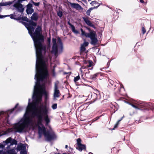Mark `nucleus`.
Instances as JSON below:
<instances>
[{"label": "nucleus", "mask_w": 154, "mask_h": 154, "mask_svg": "<svg viewBox=\"0 0 154 154\" xmlns=\"http://www.w3.org/2000/svg\"><path fill=\"white\" fill-rule=\"evenodd\" d=\"M35 72L34 79L36 81L33 89L32 98L35 103H37L41 101L42 99V96L39 95V88L41 87L40 82L47 79L48 78L49 74L47 69L44 68L43 69L39 68L37 55L35 64Z\"/></svg>", "instance_id": "1"}, {"label": "nucleus", "mask_w": 154, "mask_h": 154, "mask_svg": "<svg viewBox=\"0 0 154 154\" xmlns=\"http://www.w3.org/2000/svg\"><path fill=\"white\" fill-rule=\"evenodd\" d=\"M31 99L29 98L28 105L23 117L18 122L13 125V128L16 133H22L25 132L26 128L28 125L32 124V120L29 116L31 108L30 106L32 105V103L31 102Z\"/></svg>", "instance_id": "2"}, {"label": "nucleus", "mask_w": 154, "mask_h": 154, "mask_svg": "<svg viewBox=\"0 0 154 154\" xmlns=\"http://www.w3.org/2000/svg\"><path fill=\"white\" fill-rule=\"evenodd\" d=\"M33 107L35 110L33 112L32 115L34 117H36L38 118V124L42 126L43 125L42 124V119L43 118L46 125L48 124L50 122L48 115L49 107L47 106V104H41L37 108L35 106Z\"/></svg>", "instance_id": "3"}, {"label": "nucleus", "mask_w": 154, "mask_h": 154, "mask_svg": "<svg viewBox=\"0 0 154 154\" xmlns=\"http://www.w3.org/2000/svg\"><path fill=\"white\" fill-rule=\"evenodd\" d=\"M41 27L39 26H38L32 36L34 42L35 49L38 48L45 47L42 44L44 41V38L41 33Z\"/></svg>", "instance_id": "4"}, {"label": "nucleus", "mask_w": 154, "mask_h": 154, "mask_svg": "<svg viewBox=\"0 0 154 154\" xmlns=\"http://www.w3.org/2000/svg\"><path fill=\"white\" fill-rule=\"evenodd\" d=\"M35 50L36 55L37 57V54L38 58L39 65L40 64L41 66L44 68H46V61L44 60L43 54H45L46 52V47L38 48Z\"/></svg>", "instance_id": "5"}, {"label": "nucleus", "mask_w": 154, "mask_h": 154, "mask_svg": "<svg viewBox=\"0 0 154 154\" xmlns=\"http://www.w3.org/2000/svg\"><path fill=\"white\" fill-rule=\"evenodd\" d=\"M57 42L60 44V48L59 46L56 43V39L53 38L52 39L53 45L52 46V50L51 52L54 54L55 55H56L58 53L59 54L61 53L63 51V45L61 40L60 37L57 38Z\"/></svg>", "instance_id": "6"}, {"label": "nucleus", "mask_w": 154, "mask_h": 154, "mask_svg": "<svg viewBox=\"0 0 154 154\" xmlns=\"http://www.w3.org/2000/svg\"><path fill=\"white\" fill-rule=\"evenodd\" d=\"M19 104L17 103L14 107L12 109L8 110L6 112L2 111L0 112V120L1 122H3L4 119H3V116H5V119L8 118L9 116V115L12 113L15 110H16V112H19L21 111L23 109V107L21 106H19L17 107Z\"/></svg>", "instance_id": "7"}, {"label": "nucleus", "mask_w": 154, "mask_h": 154, "mask_svg": "<svg viewBox=\"0 0 154 154\" xmlns=\"http://www.w3.org/2000/svg\"><path fill=\"white\" fill-rule=\"evenodd\" d=\"M17 144V140L14 139L12 138L11 137H9L6 140L4 141L2 143H0V149H2V150L0 151L1 152H2L5 146L6 145H8L6 148L8 149L10 148L11 146Z\"/></svg>", "instance_id": "8"}, {"label": "nucleus", "mask_w": 154, "mask_h": 154, "mask_svg": "<svg viewBox=\"0 0 154 154\" xmlns=\"http://www.w3.org/2000/svg\"><path fill=\"white\" fill-rule=\"evenodd\" d=\"M44 137L46 140L48 142L56 140L57 138V135L52 130L47 131Z\"/></svg>", "instance_id": "9"}, {"label": "nucleus", "mask_w": 154, "mask_h": 154, "mask_svg": "<svg viewBox=\"0 0 154 154\" xmlns=\"http://www.w3.org/2000/svg\"><path fill=\"white\" fill-rule=\"evenodd\" d=\"M82 140L80 138L77 140L76 144L75 145L76 149L80 152L82 151L83 150H85L86 146L85 144L81 143Z\"/></svg>", "instance_id": "10"}, {"label": "nucleus", "mask_w": 154, "mask_h": 154, "mask_svg": "<svg viewBox=\"0 0 154 154\" xmlns=\"http://www.w3.org/2000/svg\"><path fill=\"white\" fill-rule=\"evenodd\" d=\"M13 6L16 8L17 11L21 13V14H23V12L24 11V8L23 5L20 3H18L15 2V3L14 4Z\"/></svg>", "instance_id": "11"}, {"label": "nucleus", "mask_w": 154, "mask_h": 154, "mask_svg": "<svg viewBox=\"0 0 154 154\" xmlns=\"http://www.w3.org/2000/svg\"><path fill=\"white\" fill-rule=\"evenodd\" d=\"M96 34L94 32L93 30L92 33L89 35H88L87 37L89 38L91 40V44L92 45H95L97 43L98 40L95 37Z\"/></svg>", "instance_id": "12"}, {"label": "nucleus", "mask_w": 154, "mask_h": 154, "mask_svg": "<svg viewBox=\"0 0 154 154\" xmlns=\"http://www.w3.org/2000/svg\"><path fill=\"white\" fill-rule=\"evenodd\" d=\"M39 95H41L42 96V95H44L45 96V100H47L48 98V94L47 91H46L45 89H42V91L41 92V94H40V91H39ZM42 99L41 101H39L37 103H36L35 102L33 98H32L33 101L34 103V104L35 106L37 105H38L39 103H40L42 100Z\"/></svg>", "instance_id": "13"}, {"label": "nucleus", "mask_w": 154, "mask_h": 154, "mask_svg": "<svg viewBox=\"0 0 154 154\" xmlns=\"http://www.w3.org/2000/svg\"><path fill=\"white\" fill-rule=\"evenodd\" d=\"M58 82H57V83L56 82L54 83V91L53 96L54 98L55 99L58 98L60 96V91L58 89Z\"/></svg>", "instance_id": "14"}, {"label": "nucleus", "mask_w": 154, "mask_h": 154, "mask_svg": "<svg viewBox=\"0 0 154 154\" xmlns=\"http://www.w3.org/2000/svg\"><path fill=\"white\" fill-rule=\"evenodd\" d=\"M108 82V88L112 91H114L116 88V83H115L112 80L110 79H109Z\"/></svg>", "instance_id": "15"}, {"label": "nucleus", "mask_w": 154, "mask_h": 154, "mask_svg": "<svg viewBox=\"0 0 154 154\" xmlns=\"http://www.w3.org/2000/svg\"><path fill=\"white\" fill-rule=\"evenodd\" d=\"M89 72H86L85 74V75L86 78L89 79H94L96 77H98L100 75H101V73L98 72L94 74L93 75H89Z\"/></svg>", "instance_id": "16"}, {"label": "nucleus", "mask_w": 154, "mask_h": 154, "mask_svg": "<svg viewBox=\"0 0 154 154\" xmlns=\"http://www.w3.org/2000/svg\"><path fill=\"white\" fill-rule=\"evenodd\" d=\"M20 15V14H18V15H17L15 13L11 14L10 15H2L0 14V19H2L7 17L10 16V17L11 19L17 20L15 19H17L18 17Z\"/></svg>", "instance_id": "17"}, {"label": "nucleus", "mask_w": 154, "mask_h": 154, "mask_svg": "<svg viewBox=\"0 0 154 154\" xmlns=\"http://www.w3.org/2000/svg\"><path fill=\"white\" fill-rule=\"evenodd\" d=\"M82 19L85 23L88 26L94 28L95 29L96 27L87 18L85 17H82Z\"/></svg>", "instance_id": "18"}, {"label": "nucleus", "mask_w": 154, "mask_h": 154, "mask_svg": "<svg viewBox=\"0 0 154 154\" xmlns=\"http://www.w3.org/2000/svg\"><path fill=\"white\" fill-rule=\"evenodd\" d=\"M47 131H46V128L44 125L42 126V127L39 126L38 127V133H40L43 134L44 136L46 134Z\"/></svg>", "instance_id": "19"}, {"label": "nucleus", "mask_w": 154, "mask_h": 154, "mask_svg": "<svg viewBox=\"0 0 154 154\" xmlns=\"http://www.w3.org/2000/svg\"><path fill=\"white\" fill-rule=\"evenodd\" d=\"M70 4L72 7L77 10H82L83 9V8L78 4L71 3H70Z\"/></svg>", "instance_id": "20"}, {"label": "nucleus", "mask_w": 154, "mask_h": 154, "mask_svg": "<svg viewBox=\"0 0 154 154\" xmlns=\"http://www.w3.org/2000/svg\"><path fill=\"white\" fill-rule=\"evenodd\" d=\"M67 24L71 27L72 32L76 34L79 33V32L77 30L75 29V26L70 23L69 20V21H68Z\"/></svg>", "instance_id": "21"}, {"label": "nucleus", "mask_w": 154, "mask_h": 154, "mask_svg": "<svg viewBox=\"0 0 154 154\" xmlns=\"http://www.w3.org/2000/svg\"><path fill=\"white\" fill-rule=\"evenodd\" d=\"M87 29L89 30L90 32L89 33H86L85 31H84L83 29L82 28H81L80 30L82 32V35L83 36H85L86 37L88 38L87 36L88 35H90L91 33L92 32V31H91V29L89 28H87Z\"/></svg>", "instance_id": "22"}, {"label": "nucleus", "mask_w": 154, "mask_h": 154, "mask_svg": "<svg viewBox=\"0 0 154 154\" xmlns=\"http://www.w3.org/2000/svg\"><path fill=\"white\" fill-rule=\"evenodd\" d=\"M26 149V146L24 144L20 143L17 146V150L18 151H22Z\"/></svg>", "instance_id": "23"}, {"label": "nucleus", "mask_w": 154, "mask_h": 154, "mask_svg": "<svg viewBox=\"0 0 154 154\" xmlns=\"http://www.w3.org/2000/svg\"><path fill=\"white\" fill-rule=\"evenodd\" d=\"M32 20L37 21L38 19V14L36 12H34L30 17Z\"/></svg>", "instance_id": "24"}, {"label": "nucleus", "mask_w": 154, "mask_h": 154, "mask_svg": "<svg viewBox=\"0 0 154 154\" xmlns=\"http://www.w3.org/2000/svg\"><path fill=\"white\" fill-rule=\"evenodd\" d=\"M15 19L17 20H21L27 22H28L29 21V19L26 17H22L21 15H20L18 17L17 19Z\"/></svg>", "instance_id": "25"}, {"label": "nucleus", "mask_w": 154, "mask_h": 154, "mask_svg": "<svg viewBox=\"0 0 154 154\" xmlns=\"http://www.w3.org/2000/svg\"><path fill=\"white\" fill-rule=\"evenodd\" d=\"M99 6V5H98L97 6H94V7H92L89 8L86 12V14L88 16L90 15V14L91 11L93 10L94 9H96Z\"/></svg>", "instance_id": "26"}, {"label": "nucleus", "mask_w": 154, "mask_h": 154, "mask_svg": "<svg viewBox=\"0 0 154 154\" xmlns=\"http://www.w3.org/2000/svg\"><path fill=\"white\" fill-rule=\"evenodd\" d=\"M27 29L29 33L32 37L33 33V32L34 30V28L32 26H30Z\"/></svg>", "instance_id": "27"}, {"label": "nucleus", "mask_w": 154, "mask_h": 154, "mask_svg": "<svg viewBox=\"0 0 154 154\" xmlns=\"http://www.w3.org/2000/svg\"><path fill=\"white\" fill-rule=\"evenodd\" d=\"M16 1V0H14L12 2H11L10 1H9L8 2H2L0 3V6H7L8 5H11L12 4L13 2H14Z\"/></svg>", "instance_id": "28"}, {"label": "nucleus", "mask_w": 154, "mask_h": 154, "mask_svg": "<svg viewBox=\"0 0 154 154\" xmlns=\"http://www.w3.org/2000/svg\"><path fill=\"white\" fill-rule=\"evenodd\" d=\"M33 20H29L28 23H29L30 26H32V27H34L36 26L37 25V24L36 23L34 22Z\"/></svg>", "instance_id": "29"}, {"label": "nucleus", "mask_w": 154, "mask_h": 154, "mask_svg": "<svg viewBox=\"0 0 154 154\" xmlns=\"http://www.w3.org/2000/svg\"><path fill=\"white\" fill-rule=\"evenodd\" d=\"M26 12L28 14H31L34 11V10L33 8H28L26 9Z\"/></svg>", "instance_id": "30"}, {"label": "nucleus", "mask_w": 154, "mask_h": 154, "mask_svg": "<svg viewBox=\"0 0 154 154\" xmlns=\"http://www.w3.org/2000/svg\"><path fill=\"white\" fill-rule=\"evenodd\" d=\"M99 94L98 95L97 94L94 93L92 95L91 98L94 101L97 99V98L99 96Z\"/></svg>", "instance_id": "31"}, {"label": "nucleus", "mask_w": 154, "mask_h": 154, "mask_svg": "<svg viewBox=\"0 0 154 154\" xmlns=\"http://www.w3.org/2000/svg\"><path fill=\"white\" fill-rule=\"evenodd\" d=\"M7 152L8 154H17L15 152V149H14L8 150Z\"/></svg>", "instance_id": "32"}, {"label": "nucleus", "mask_w": 154, "mask_h": 154, "mask_svg": "<svg viewBox=\"0 0 154 154\" xmlns=\"http://www.w3.org/2000/svg\"><path fill=\"white\" fill-rule=\"evenodd\" d=\"M90 4L92 6H94V5H97V6L98 5H100V4L96 1H92L91 3H90Z\"/></svg>", "instance_id": "33"}, {"label": "nucleus", "mask_w": 154, "mask_h": 154, "mask_svg": "<svg viewBox=\"0 0 154 154\" xmlns=\"http://www.w3.org/2000/svg\"><path fill=\"white\" fill-rule=\"evenodd\" d=\"M57 16L61 18L63 16V12L61 11H59L58 12H57Z\"/></svg>", "instance_id": "34"}, {"label": "nucleus", "mask_w": 154, "mask_h": 154, "mask_svg": "<svg viewBox=\"0 0 154 154\" xmlns=\"http://www.w3.org/2000/svg\"><path fill=\"white\" fill-rule=\"evenodd\" d=\"M80 79V77L79 75L78 76L74 77V81L75 83H76L77 81L79 80Z\"/></svg>", "instance_id": "35"}, {"label": "nucleus", "mask_w": 154, "mask_h": 154, "mask_svg": "<svg viewBox=\"0 0 154 154\" xmlns=\"http://www.w3.org/2000/svg\"><path fill=\"white\" fill-rule=\"evenodd\" d=\"M85 47V46L82 44L80 48V50L82 52H84L86 50Z\"/></svg>", "instance_id": "36"}, {"label": "nucleus", "mask_w": 154, "mask_h": 154, "mask_svg": "<svg viewBox=\"0 0 154 154\" xmlns=\"http://www.w3.org/2000/svg\"><path fill=\"white\" fill-rule=\"evenodd\" d=\"M89 64L87 65V67L86 68H87L88 67H91L92 66L93 63V62L91 60H89Z\"/></svg>", "instance_id": "37"}, {"label": "nucleus", "mask_w": 154, "mask_h": 154, "mask_svg": "<svg viewBox=\"0 0 154 154\" xmlns=\"http://www.w3.org/2000/svg\"><path fill=\"white\" fill-rule=\"evenodd\" d=\"M32 5L31 3H29L26 5V9L32 8Z\"/></svg>", "instance_id": "38"}, {"label": "nucleus", "mask_w": 154, "mask_h": 154, "mask_svg": "<svg viewBox=\"0 0 154 154\" xmlns=\"http://www.w3.org/2000/svg\"><path fill=\"white\" fill-rule=\"evenodd\" d=\"M52 108L53 109H56L57 108V104L54 103L52 106Z\"/></svg>", "instance_id": "39"}, {"label": "nucleus", "mask_w": 154, "mask_h": 154, "mask_svg": "<svg viewBox=\"0 0 154 154\" xmlns=\"http://www.w3.org/2000/svg\"><path fill=\"white\" fill-rule=\"evenodd\" d=\"M20 154H27L26 149L22 150L20 151Z\"/></svg>", "instance_id": "40"}, {"label": "nucleus", "mask_w": 154, "mask_h": 154, "mask_svg": "<svg viewBox=\"0 0 154 154\" xmlns=\"http://www.w3.org/2000/svg\"><path fill=\"white\" fill-rule=\"evenodd\" d=\"M32 3L33 4V5H35V6H38L40 5L39 2L36 3V2H34L33 1H32Z\"/></svg>", "instance_id": "41"}, {"label": "nucleus", "mask_w": 154, "mask_h": 154, "mask_svg": "<svg viewBox=\"0 0 154 154\" xmlns=\"http://www.w3.org/2000/svg\"><path fill=\"white\" fill-rule=\"evenodd\" d=\"M146 32V30L145 28L143 27L142 28V33L144 34Z\"/></svg>", "instance_id": "42"}, {"label": "nucleus", "mask_w": 154, "mask_h": 154, "mask_svg": "<svg viewBox=\"0 0 154 154\" xmlns=\"http://www.w3.org/2000/svg\"><path fill=\"white\" fill-rule=\"evenodd\" d=\"M89 43L88 42H84L83 43V44H82V45H83L85 46V47H86L88 46Z\"/></svg>", "instance_id": "43"}, {"label": "nucleus", "mask_w": 154, "mask_h": 154, "mask_svg": "<svg viewBox=\"0 0 154 154\" xmlns=\"http://www.w3.org/2000/svg\"><path fill=\"white\" fill-rule=\"evenodd\" d=\"M99 117H96L95 118H94V119H93L92 120V122H95L99 118Z\"/></svg>", "instance_id": "44"}, {"label": "nucleus", "mask_w": 154, "mask_h": 154, "mask_svg": "<svg viewBox=\"0 0 154 154\" xmlns=\"http://www.w3.org/2000/svg\"><path fill=\"white\" fill-rule=\"evenodd\" d=\"M117 12H114V15H115V16L114 18V19H116L118 17V16L117 15Z\"/></svg>", "instance_id": "45"}, {"label": "nucleus", "mask_w": 154, "mask_h": 154, "mask_svg": "<svg viewBox=\"0 0 154 154\" xmlns=\"http://www.w3.org/2000/svg\"><path fill=\"white\" fill-rule=\"evenodd\" d=\"M85 68H86V67L85 66H82L81 67V68L80 69V71H81V72L82 73L83 72V71H82V69H85Z\"/></svg>", "instance_id": "46"}, {"label": "nucleus", "mask_w": 154, "mask_h": 154, "mask_svg": "<svg viewBox=\"0 0 154 154\" xmlns=\"http://www.w3.org/2000/svg\"><path fill=\"white\" fill-rule=\"evenodd\" d=\"M25 26L27 29L30 26L29 23H26V24L25 25Z\"/></svg>", "instance_id": "47"}, {"label": "nucleus", "mask_w": 154, "mask_h": 154, "mask_svg": "<svg viewBox=\"0 0 154 154\" xmlns=\"http://www.w3.org/2000/svg\"><path fill=\"white\" fill-rule=\"evenodd\" d=\"M19 23H22V24H23L24 26H25V25L26 24V22H23L21 20H17Z\"/></svg>", "instance_id": "48"}, {"label": "nucleus", "mask_w": 154, "mask_h": 154, "mask_svg": "<svg viewBox=\"0 0 154 154\" xmlns=\"http://www.w3.org/2000/svg\"><path fill=\"white\" fill-rule=\"evenodd\" d=\"M119 123L118 122H117L116 124L115 125L114 128L112 129V130H114V129L118 127V126L119 125Z\"/></svg>", "instance_id": "49"}, {"label": "nucleus", "mask_w": 154, "mask_h": 154, "mask_svg": "<svg viewBox=\"0 0 154 154\" xmlns=\"http://www.w3.org/2000/svg\"><path fill=\"white\" fill-rule=\"evenodd\" d=\"M26 0H17V1L16 2H17L18 3H20L21 4V3H22V2L23 1H24Z\"/></svg>", "instance_id": "50"}, {"label": "nucleus", "mask_w": 154, "mask_h": 154, "mask_svg": "<svg viewBox=\"0 0 154 154\" xmlns=\"http://www.w3.org/2000/svg\"><path fill=\"white\" fill-rule=\"evenodd\" d=\"M71 73V72H64L63 74L64 75L69 74V75H70Z\"/></svg>", "instance_id": "51"}, {"label": "nucleus", "mask_w": 154, "mask_h": 154, "mask_svg": "<svg viewBox=\"0 0 154 154\" xmlns=\"http://www.w3.org/2000/svg\"><path fill=\"white\" fill-rule=\"evenodd\" d=\"M38 134L39 135V138H40L42 136V134H43L40 133H38Z\"/></svg>", "instance_id": "52"}, {"label": "nucleus", "mask_w": 154, "mask_h": 154, "mask_svg": "<svg viewBox=\"0 0 154 154\" xmlns=\"http://www.w3.org/2000/svg\"><path fill=\"white\" fill-rule=\"evenodd\" d=\"M123 117H124L123 116V117H122L121 118V119H120V120H119L118 121V122H118V123H119V122L122 120V119L123 118Z\"/></svg>", "instance_id": "53"}, {"label": "nucleus", "mask_w": 154, "mask_h": 154, "mask_svg": "<svg viewBox=\"0 0 154 154\" xmlns=\"http://www.w3.org/2000/svg\"><path fill=\"white\" fill-rule=\"evenodd\" d=\"M69 148L70 149H71V151L69 150V152H72V150H73V149L72 148H71V147H70V146H69Z\"/></svg>", "instance_id": "54"}, {"label": "nucleus", "mask_w": 154, "mask_h": 154, "mask_svg": "<svg viewBox=\"0 0 154 154\" xmlns=\"http://www.w3.org/2000/svg\"><path fill=\"white\" fill-rule=\"evenodd\" d=\"M82 1L85 3H87V1L86 0H82Z\"/></svg>", "instance_id": "55"}, {"label": "nucleus", "mask_w": 154, "mask_h": 154, "mask_svg": "<svg viewBox=\"0 0 154 154\" xmlns=\"http://www.w3.org/2000/svg\"><path fill=\"white\" fill-rule=\"evenodd\" d=\"M140 2L141 3H143L144 2V1H143V0H140Z\"/></svg>", "instance_id": "56"}, {"label": "nucleus", "mask_w": 154, "mask_h": 154, "mask_svg": "<svg viewBox=\"0 0 154 154\" xmlns=\"http://www.w3.org/2000/svg\"><path fill=\"white\" fill-rule=\"evenodd\" d=\"M92 69H93V68H90V69H88V72H90L89 71V70H92Z\"/></svg>", "instance_id": "57"}, {"label": "nucleus", "mask_w": 154, "mask_h": 154, "mask_svg": "<svg viewBox=\"0 0 154 154\" xmlns=\"http://www.w3.org/2000/svg\"><path fill=\"white\" fill-rule=\"evenodd\" d=\"M48 41L49 43H50L51 42V39L50 38H48Z\"/></svg>", "instance_id": "58"}, {"label": "nucleus", "mask_w": 154, "mask_h": 154, "mask_svg": "<svg viewBox=\"0 0 154 154\" xmlns=\"http://www.w3.org/2000/svg\"><path fill=\"white\" fill-rule=\"evenodd\" d=\"M68 146L67 145H66L65 146V148L67 149V148L68 147Z\"/></svg>", "instance_id": "59"}, {"label": "nucleus", "mask_w": 154, "mask_h": 154, "mask_svg": "<svg viewBox=\"0 0 154 154\" xmlns=\"http://www.w3.org/2000/svg\"><path fill=\"white\" fill-rule=\"evenodd\" d=\"M109 63H110V62H108L107 63V65H108L109 66Z\"/></svg>", "instance_id": "60"}, {"label": "nucleus", "mask_w": 154, "mask_h": 154, "mask_svg": "<svg viewBox=\"0 0 154 154\" xmlns=\"http://www.w3.org/2000/svg\"><path fill=\"white\" fill-rule=\"evenodd\" d=\"M81 77H82V78L83 79H84V77H83V75H82V76H81Z\"/></svg>", "instance_id": "61"}, {"label": "nucleus", "mask_w": 154, "mask_h": 154, "mask_svg": "<svg viewBox=\"0 0 154 154\" xmlns=\"http://www.w3.org/2000/svg\"><path fill=\"white\" fill-rule=\"evenodd\" d=\"M90 153H91V154H92V153H91V152H90L89 153V154H90Z\"/></svg>", "instance_id": "62"}, {"label": "nucleus", "mask_w": 154, "mask_h": 154, "mask_svg": "<svg viewBox=\"0 0 154 154\" xmlns=\"http://www.w3.org/2000/svg\"><path fill=\"white\" fill-rule=\"evenodd\" d=\"M88 2H89V1H91V0H88Z\"/></svg>", "instance_id": "63"}, {"label": "nucleus", "mask_w": 154, "mask_h": 154, "mask_svg": "<svg viewBox=\"0 0 154 154\" xmlns=\"http://www.w3.org/2000/svg\"><path fill=\"white\" fill-rule=\"evenodd\" d=\"M122 88H124V87L122 85Z\"/></svg>", "instance_id": "64"}]
</instances>
